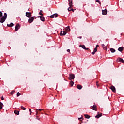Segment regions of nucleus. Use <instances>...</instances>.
Wrapping results in <instances>:
<instances>
[{
    "label": "nucleus",
    "mask_w": 124,
    "mask_h": 124,
    "mask_svg": "<svg viewBox=\"0 0 124 124\" xmlns=\"http://www.w3.org/2000/svg\"><path fill=\"white\" fill-rule=\"evenodd\" d=\"M7 18V14H6V13H5L4 14V16H2L0 18V23H1L2 24L4 23Z\"/></svg>",
    "instance_id": "obj_1"
},
{
    "label": "nucleus",
    "mask_w": 124,
    "mask_h": 124,
    "mask_svg": "<svg viewBox=\"0 0 124 124\" xmlns=\"http://www.w3.org/2000/svg\"><path fill=\"white\" fill-rule=\"evenodd\" d=\"M36 17H31L28 19V22H29L30 24H31V23H32V22H33L34 19H36Z\"/></svg>",
    "instance_id": "obj_2"
},
{
    "label": "nucleus",
    "mask_w": 124,
    "mask_h": 124,
    "mask_svg": "<svg viewBox=\"0 0 124 124\" xmlns=\"http://www.w3.org/2000/svg\"><path fill=\"white\" fill-rule=\"evenodd\" d=\"M99 47V45H97L96 47L94 49V50L92 52V55H94L96 52H97V47Z\"/></svg>",
    "instance_id": "obj_3"
},
{
    "label": "nucleus",
    "mask_w": 124,
    "mask_h": 124,
    "mask_svg": "<svg viewBox=\"0 0 124 124\" xmlns=\"http://www.w3.org/2000/svg\"><path fill=\"white\" fill-rule=\"evenodd\" d=\"M42 110H44V108L43 109H36V115H37V117H38V116H37V115H38L39 114H40V112H41V111H42Z\"/></svg>",
    "instance_id": "obj_4"
},
{
    "label": "nucleus",
    "mask_w": 124,
    "mask_h": 124,
    "mask_svg": "<svg viewBox=\"0 0 124 124\" xmlns=\"http://www.w3.org/2000/svg\"><path fill=\"white\" fill-rule=\"evenodd\" d=\"M74 78H75V76L74 75V74H70L69 77V80H73Z\"/></svg>",
    "instance_id": "obj_5"
},
{
    "label": "nucleus",
    "mask_w": 124,
    "mask_h": 124,
    "mask_svg": "<svg viewBox=\"0 0 124 124\" xmlns=\"http://www.w3.org/2000/svg\"><path fill=\"white\" fill-rule=\"evenodd\" d=\"M26 17H27L28 18H31V12H27L26 13Z\"/></svg>",
    "instance_id": "obj_6"
},
{
    "label": "nucleus",
    "mask_w": 124,
    "mask_h": 124,
    "mask_svg": "<svg viewBox=\"0 0 124 124\" xmlns=\"http://www.w3.org/2000/svg\"><path fill=\"white\" fill-rule=\"evenodd\" d=\"M91 109L92 110H93L94 111H97V108H96V105H93V106L91 107Z\"/></svg>",
    "instance_id": "obj_7"
},
{
    "label": "nucleus",
    "mask_w": 124,
    "mask_h": 124,
    "mask_svg": "<svg viewBox=\"0 0 124 124\" xmlns=\"http://www.w3.org/2000/svg\"><path fill=\"white\" fill-rule=\"evenodd\" d=\"M20 28H21V26H20V25L17 24L15 27V31H17L18 30H19Z\"/></svg>",
    "instance_id": "obj_8"
},
{
    "label": "nucleus",
    "mask_w": 124,
    "mask_h": 124,
    "mask_svg": "<svg viewBox=\"0 0 124 124\" xmlns=\"http://www.w3.org/2000/svg\"><path fill=\"white\" fill-rule=\"evenodd\" d=\"M110 89H111V90L113 92V93L116 92V88H115V86L111 85L110 87Z\"/></svg>",
    "instance_id": "obj_9"
},
{
    "label": "nucleus",
    "mask_w": 124,
    "mask_h": 124,
    "mask_svg": "<svg viewBox=\"0 0 124 124\" xmlns=\"http://www.w3.org/2000/svg\"><path fill=\"white\" fill-rule=\"evenodd\" d=\"M50 17L51 18H57V17H58V14H54L50 16Z\"/></svg>",
    "instance_id": "obj_10"
},
{
    "label": "nucleus",
    "mask_w": 124,
    "mask_h": 124,
    "mask_svg": "<svg viewBox=\"0 0 124 124\" xmlns=\"http://www.w3.org/2000/svg\"><path fill=\"white\" fill-rule=\"evenodd\" d=\"M65 34H66V31H61V33H60L61 36H62V35H65Z\"/></svg>",
    "instance_id": "obj_11"
},
{
    "label": "nucleus",
    "mask_w": 124,
    "mask_h": 124,
    "mask_svg": "<svg viewBox=\"0 0 124 124\" xmlns=\"http://www.w3.org/2000/svg\"><path fill=\"white\" fill-rule=\"evenodd\" d=\"M103 15H106L107 14V9H105L102 10Z\"/></svg>",
    "instance_id": "obj_12"
},
{
    "label": "nucleus",
    "mask_w": 124,
    "mask_h": 124,
    "mask_svg": "<svg viewBox=\"0 0 124 124\" xmlns=\"http://www.w3.org/2000/svg\"><path fill=\"white\" fill-rule=\"evenodd\" d=\"M77 89H78V90H82V88H83V87L82 85L78 84L77 85Z\"/></svg>",
    "instance_id": "obj_13"
},
{
    "label": "nucleus",
    "mask_w": 124,
    "mask_h": 124,
    "mask_svg": "<svg viewBox=\"0 0 124 124\" xmlns=\"http://www.w3.org/2000/svg\"><path fill=\"white\" fill-rule=\"evenodd\" d=\"M69 5L70 7H72V0H68Z\"/></svg>",
    "instance_id": "obj_14"
},
{
    "label": "nucleus",
    "mask_w": 124,
    "mask_h": 124,
    "mask_svg": "<svg viewBox=\"0 0 124 124\" xmlns=\"http://www.w3.org/2000/svg\"><path fill=\"white\" fill-rule=\"evenodd\" d=\"M117 61L118 62H124V60H123V59L120 57L118 58Z\"/></svg>",
    "instance_id": "obj_15"
},
{
    "label": "nucleus",
    "mask_w": 124,
    "mask_h": 124,
    "mask_svg": "<svg viewBox=\"0 0 124 124\" xmlns=\"http://www.w3.org/2000/svg\"><path fill=\"white\" fill-rule=\"evenodd\" d=\"M118 51H119V52H123V50H124V47L123 46H121L120 47H119L118 49Z\"/></svg>",
    "instance_id": "obj_16"
},
{
    "label": "nucleus",
    "mask_w": 124,
    "mask_h": 124,
    "mask_svg": "<svg viewBox=\"0 0 124 124\" xmlns=\"http://www.w3.org/2000/svg\"><path fill=\"white\" fill-rule=\"evenodd\" d=\"M14 113L16 115H19L20 114V111L17 110H14Z\"/></svg>",
    "instance_id": "obj_17"
},
{
    "label": "nucleus",
    "mask_w": 124,
    "mask_h": 124,
    "mask_svg": "<svg viewBox=\"0 0 124 124\" xmlns=\"http://www.w3.org/2000/svg\"><path fill=\"white\" fill-rule=\"evenodd\" d=\"M101 116H102V113L98 114V115H97L95 116V118H96L97 119H98V118H100V117H101Z\"/></svg>",
    "instance_id": "obj_18"
},
{
    "label": "nucleus",
    "mask_w": 124,
    "mask_h": 124,
    "mask_svg": "<svg viewBox=\"0 0 124 124\" xmlns=\"http://www.w3.org/2000/svg\"><path fill=\"white\" fill-rule=\"evenodd\" d=\"M79 47H80L81 48H82L84 50H85V49H86V46H85V45H80Z\"/></svg>",
    "instance_id": "obj_19"
},
{
    "label": "nucleus",
    "mask_w": 124,
    "mask_h": 124,
    "mask_svg": "<svg viewBox=\"0 0 124 124\" xmlns=\"http://www.w3.org/2000/svg\"><path fill=\"white\" fill-rule=\"evenodd\" d=\"M66 31H70V28L69 27H67L65 28Z\"/></svg>",
    "instance_id": "obj_20"
},
{
    "label": "nucleus",
    "mask_w": 124,
    "mask_h": 124,
    "mask_svg": "<svg viewBox=\"0 0 124 124\" xmlns=\"http://www.w3.org/2000/svg\"><path fill=\"white\" fill-rule=\"evenodd\" d=\"M110 51L111 52V53H115L116 52V50L114 48H110Z\"/></svg>",
    "instance_id": "obj_21"
},
{
    "label": "nucleus",
    "mask_w": 124,
    "mask_h": 124,
    "mask_svg": "<svg viewBox=\"0 0 124 124\" xmlns=\"http://www.w3.org/2000/svg\"><path fill=\"white\" fill-rule=\"evenodd\" d=\"M40 20L41 21H42V22H44L45 21V18L44 16H41Z\"/></svg>",
    "instance_id": "obj_22"
},
{
    "label": "nucleus",
    "mask_w": 124,
    "mask_h": 124,
    "mask_svg": "<svg viewBox=\"0 0 124 124\" xmlns=\"http://www.w3.org/2000/svg\"><path fill=\"white\" fill-rule=\"evenodd\" d=\"M14 26V24L13 23H11L10 24H7V27H13Z\"/></svg>",
    "instance_id": "obj_23"
},
{
    "label": "nucleus",
    "mask_w": 124,
    "mask_h": 124,
    "mask_svg": "<svg viewBox=\"0 0 124 124\" xmlns=\"http://www.w3.org/2000/svg\"><path fill=\"white\" fill-rule=\"evenodd\" d=\"M2 107H3V104H2L1 102H0V109H2Z\"/></svg>",
    "instance_id": "obj_24"
},
{
    "label": "nucleus",
    "mask_w": 124,
    "mask_h": 124,
    "mask_svg": "<svg viewBox=\"0 0 124 124\" xmlns=\"http://www.w3.org/2000/svg\"><path fill=\"white\" fill-rule=\"evenodd\" d=\"M84 116L85 117V118L86 119H90V118L91 117V116H90V115H87V114H84Z\"/></svg>",
    "instance_id": "obj_25"
},
{
    "label": "nucleus",
    "mask_w": 124,
    "mask_h": 124,
    "mask_svg": "<svg viewBox=\"0 0 124 124\" xmlns=\"http://www.w3.org/2000/svg\"><path fill=\"white\" fill-rule=\"evenodd\" d=\"M102 46L104 50H106V49H107V47H106V46H105V45L104 44H102Z\"/></svg>",
    "instance_id": "obj_26"
},
{
    "label": "nucleus",
    "mask_w": 124,
    "mask_h": 124,
    "mask_svg": "<svg viewBox=\"0 0 124 124\" xmlns=\"http://www.w3.org/2000/svg\"><path fill=\"white\" fill-rule=\"evenodd\" d=\"M73 85H74V82H73V81H71L70 82V86H71V87L73 86Z\"/></svg>",
    "instance_id": "obj_27"
},
{
    "label": "nucleus",
    "mask_w": 124,
    "mask_h": 124,
    "mask_svg": "<svg viewBox=\"0 0 124 124\" xmlns=\"http://www.w3.org/2000/svg\"><path fill=\"white\" fill-rule=\"evenodd\" d=\"M21 110H23L24 111H25V110H26V108H25L23 106H21Z\"/></svg>",
    "instance_id": "obj_28"
},
{
    "label": "nucleus",
    "mask_w": 124,
    "mask_h": 124,
    "mask_svg": "<svg viewBox=\"0 0 124 124\" xmlns=\"http://www.w3.org/2000/svg\"><path fill=\"white\" fill-rule=\"evenodd\" d=\"M42 12V10H40V12L39 13V15H41V16H43V14L41 13Z\"/></svg>",
    "instance_id": "obj_29"
},
{
    "label": "nucleus",
    "mask_w": 124,
    "mask_h": 124,
    "mask_svg": "<svg viewBox=\"0 0 124 124\" xmlns=\"http://www.w3.org/2000/svg\"><path fill=\"white\" fill-rule=\"evenodd\" d=\"M14 93H15V91L12 90L11 91V92L10 93V94L12 95V94H13Z\"/></svg>",
    "instance_id": "obj_30"
},
{
    "label": "nucleus",
    "mask_w": 124,
    "mask_h": 124,
    "mask_svg": "<svg viewBox=\"0 0 124 124\" xmlns=\"http://www.w3.org/2000/svg\"><path fill=\"white\" fill-rule=\"evenodd\" d=\"M2 12L1 11H0V18H1L2 17Z\"/></svg>",
    "instance_id": "obj_31"
},
{
    "label": "nucleus",
    "mask_w": 124,
    "mask_h": 124,
    "mask_svg": "<svg viewBox=\"0 0 124 124\" xmlns=\"http://www.w3.org/2000/svg\"><path fill=\"white\" fill-rule=\"evenodd\" d=\"M16 95L17 97L20 96V95H21V93H20L19 92H18Z\"/></svg>",
    "instance_id": "obj_32"
},
{
    "label": "nucleus",
    "mask_w": 124,
    "mask_h": 124,
    "mask_svg": "<svg viewBox=\"0 0 124 124\" xmlns=\"http://www.w3.org/2000/svg\"><path fill=\"white\" fill-rule=\"evenodd\" d=\"M29 112H30V115H31L32 112L31 111V109L29 108Z\"/></svg>",
    "instance_id": "obj_33"
},
{
    "label": "nucleus",
    "mask_w": 124,
    "mask_h": 124,
    "mask_svg": "<svg viewBox=\"0 0 124 124\" xmlns=\"http://www.w3.org/2000/svg\"><path fill=\"white\" fill-rule=\"evenodd\" d=\"M96 86H97V88H99V84H98V81H97V82H96Z\"/></svg>",
    "instance_id": "obj_34"
},
{
    "label": "nucleus",
    "mask_w": 124,
    "mask_h": 124,
    "mask_svg": "<svg viewBox=\"0 0 124 124\" xmlns=\"http://www.w3.org/2000/svg\"><path fill=\"white\" fill-rule=\"evenodd\" d=\"M96 2H98V3H99V4H101V2H100V1H99V0H96Z\"/></svg>",
    "instance_id": "obj_35"
},
{
    "label": "nucleus",
    "mask_w": 124,
    "mask_h": 124,
    "mask_svg": "<svg viewBox=\"0 0 124 124\" xmlns=\"http://www.w3.org/2000/svg\"><path fill=\"white\" fill-rule=\"evenodd\" d=\"M78 120L80 121H82V120H83V117L78 118Z\"/></svg>",
    "instance_id": "obj_36"
},
{
    "label": "nucleus",
    "mask_w": 124,
    "mask_h": 124,
    "mask_svg": "<svg viewBox=\"0 0 124 124\" xmlns=\"http://www.w3.org/2000/svg\"><path fill=\"white\" fill-rule=\"evenodd\" d=\"M1 100H4V98H3V96H1Z\"/></svg>",
    "instance_id": "obj_37"
},
{
    "label": "nucleus",
    "mask_w": 124,
    "mask_h": 124,
    "mask_svg": "<svg viewBox=\"0 0 124 124\" xmlns=\"http://www.w3.org/2000/svg\"><path fill=\"white\" fill-rule=\"evenodd\" d=\"M67 52H68V53L70 52V49H67Z\"/></svg>",
    "instance_id": "obj_38"
},
{
    "label": "nucleus",
    "mask_w": 124,
    "mask_h": 124,
    "mask_svg": "<svg viewBox=\"0 0 124 124\" xmlns=\"http://www.w3.org/2000/svg\"><path fill=\"white\" fill-rule=\"evenodd\" d=\"M69 8H70V7L69 8H68V11H71V10L69 9Z\"/></svg>",
    "instance_id": "obj_39"
},
{
    "label": "nucleus",
    "mask_w": 124,
    "mask_h": 124,
    "mask_svg": "<svg viewBox=\"0 0 124 124\" xmlns=\"http://www.w3.org/2000/svg\"><path fill=\"white\" fill-rule=\"evenodd\" d=\"M41 17H42V16H38V18H41Z\"/></svg>",
    "instance_id": "obj_40"
},
{
    "label": "nucleus",
    "mask_w": 124,
    "mask_h": 124,
    "mask_svg": "<svg viewBox=\"0 0 124 124\" xmlns=\"http://www.w3.org/2000/svg\"><path fill=\"white\" fill-rule=\"evenodd\" d=\"M84 50H89V48H86L84 49Z\"/></svg>",
    "instance_id": "obj_41"
},
{
    "label": "nucleus",
    "mask_w": 124,
    "mask_h": 124,
    "mask_svg": "<svg viewBox=\"0 0 124 124\" xmlns=\"http://www.w3.org/2000/svg\"><path fill=\"white\" fill-rule=\"evenodd\" d=\"M78 38H80V39H81V38H82V36H80V37H78Z\"/></svg>",
    "instance_id": "obj_42"
},
{
    "label": "nucleus",
    "mask_w": 124,
    "mask_h": 124,
    "mask_svg": "<svg viewBox=\"0 0 124 124\" xmlns=\"http://www.w3.org/2000/svg\"><path fill=\"white\" fill-rule=\"evenodd\" d=\"M71 10L73 11V12H74V10H73V9H72Z\"/></svg>",
    "instance_id": "obj_43"
}]
</instances>
